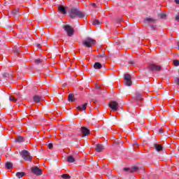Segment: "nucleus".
<instances>
[{"instance_id": "f257e3e1", "label": "nucleus", "mask_w": 179, "mask_h": 179, "mask_svg": "<svg viewBox=\"0 0 179 179\" xmlns=\"http://www.w3.org/2000/svg\"><path fill=\"white\" fill-rule=\"evenodd\" d=\"M69 16L71 19H75V17H80V19H83V17H86V14L83 13V11L80 10V9L78 8H72L69 11Z\"/></svg>"}, {"instance_id": "f03ea898", "label": "nucleus", "mask_w": 179, "mask_h": 179, "mask_svg": "<svg viewBox=\"0 0 179 179\" xmlns=\"http://www.w3.org/2000/svg\"><path fill=\"white\" fill-rule=\"evenodd\" d=\"M63 29L69 37H72V36L75 34V30L73 29V27L69 24L63 25Z\"/></svg>"}, {"instance_id": "7ed1b4c3", "label": "nucleus", "mask_w": 179, "mask_h": 179, "mask_svg": "<svg viewBox=\"0 0 179 179\" xmlns=\"http://www.w3.org/2000/svg\"><path fill=\"white\" fill-rule=\"evenodd\" d=\"M20 155L21 157H22L26 162H31V159H33V157L30 155V152L25 150H22L20 152Z\"/></svg>"}, {"instance_id": "20e7f679", "label": "nucleus", "mask_w": 179, "mask_h": 179, "mask_svg": "<svg viewBox=\"0 0 179 179\" xmlns=\"http://www.w3.org/2000/svg\"><path fill=\"white\" fill-rule=\"evenodd\" d=\"M148 71L150 72H160L163 68L160 65H157L155 64H151L148 67Z\"/></svg>"}, {"instance_id": "39448f33", "label": "nucleus", "mask_w": 179, "mask_h": 179, "mask_svg": "<svg viewBox=\"0 0 179 179\" xmlns=\"http://www.w3.org/2000/svg\"><path fill=\"white\" fill-rule=\"evenodd\" d=\"M96 43V41L94 40L92 38H87V39L84 40L83 41V45L85 47H87V48H90L93 44Z\"/></svg>"}, {"instance_id": "423d86ee", "label": "nucleus", "mask_w": 179, "mask_h": 179, "mask_svg": "<svg viewBox=\"0 0 179 179\" xmlns=\"http://www.w3.org/2000/svg\"><path fill=\"white\" fill-rule=\"evenodd\" d=\"M31 172L35 176H43V169L37 166L31 168Z\"/></svg>"}, {"instance_id": "0eeeda50", "label": "nucleus", "mask_w": 179, "mask_h": 179, "mask_svg": "<svg viewBox=\"0 0 179 179\" xmlns=\"http://www.w3.org/2000/svg\"><path fill=\"white\" fill-rule=\"evenodd\" d=\"M124 85H126V86H131V85H132V78L131 77V74H124Z\"/></svg>"}, {"instance_id": "6e6552de", "label": "nucleus", "mask_w": 179, "mask_h": 179, "mask_svg": "<svg viewBox=\"0 0 179 179\" xmlns=\"http://www.w3.org/2000/svg\"><path fill=\"white\" fill-rule=\"evenodd\" d=\"M10 78H12V74H9L8 73H3L2 76L0 77L1 82H5L8 80Z\"/></svg>"}, {"instance_id": "1a4fd4ad", "label": "nucleus", "mask_w": 179, "mask_h": 179, "mask_svg": "<svg viewBox=\"0 0 179 179\" xmlns=\"http://www.w3.org/2000/svg\"><path fill=\"white\" fill-rule=\"evenodd\" d=\"M109 107L112 108L113 111H117L118 110V103L115 101H110Z\"/></svg>"}, {"instance_id": "9d476101", "label": "nucleus", "mask_w": 179, "mask_h": 179, "mask_svg": "<svg viewBox=\"0 0 179 179\" xmlns=\"http://www.w3.org/2000/svg\"><path fill=\"white\" fill-rule=\"evenodd\" d=\"M80 131L83 134V136H87V135H90V130H89L87 128L83 127L80 128Z\"/></svg>"}, {"instance_id": "9b49d317", "label": "nucleus", "mask_w": 179, "mask_h": 179, "mask_svg": "<svg viewBox=\"0 0 179 179\" xmlns=\"http://www.w3.org/2000/svg\"><path fill=\"white\" fill-rule=\"evenodd\" d=\"M133 99L134 100H136V101H141V100H143L141 93H136L135 95H134Z\"/></svg>"}, {"instance_id": "f8f14e48", "label": "nucleus", "mask_w": 179, "mask_h": 179, "mask_svg": "<svg viewBox=\"0 0 179 179\" xmlns=\"http://www.w3.org/2000/svg\"><path fill=\"white\" fill-rule=\"evenodd\" d=\"M58 10L62 15H66V8L64 6H58Z\"/></svg>"}, {"instance_id": "ddd939ff", "label": "nucleus", "mask_w": 179, "mask_h": 179, "mask_svg": "<svg viewBox=\"0 0 179 179\" xmlns=\"http://www.w3.org/2000/svg\"><path fill=\"white\" fill-rule=\"evenodd\" d=\"M103 149H104V146L101 144H96L95 146L96 152H103Z\"/></svg>"}, {"instance_id": "4468645a", "label": "nucleus", "mask_w": 179, "mask_h": 179, "mask_svg": "<svg viewBox=\"0 0 179 179\" xmlns=\"http://www.w3.org/2000/svg\"><path fill=\"white\" fill-rule=\"evenodd\" d=\"M87 107V103H85L83 106H78L77 110H79L80 111H84V113H86Z\"/></svg>"}, {"instance_id": "2eb2a0df", "label": "nucleus", "mask_w": 179, "mask_h": 179, "mask_svg": "<svg viewBox=\"0 0 179 179\" xmlns=\"http://www.w3.org/2000/svg\"><path fill=\"white\" fill-rule=\"evenodd\" d=\"M145 23H156V19L152 17H146L144 20Z\"/></svg>"}, {"instance_id": "dca6fc26", "label": "nucleus", "mask_w": 179, "mask_h": 179, "mask_svg": "<svg viewBox=\"0 0 179 179\" xmlns=\"http://www.w3.org/2000/svg\"><path fill=\"white\" fill-rule=\"evenodd\" d=\"M154 148L157 152H163V146L157 143L154 144Z\"/></svg>"}, {"instance_id": "f3484780", "label": "nucleus", "mask_w": 179, "mask_h": 179, "mask_svg": "<svg viewBox=\"0 0 179 179\" xmlns=\"http://www.w3.org/2000/svg\"><path fill=\"white\" fill-rule=\"evenodd\" d=\"M43 100V96H40L38 95L34 96V103H40Z\"/></svg>"}, {"instance_id": "a211bd4d", "label": "nucleus", "mask_w": 179, "mask_h": 179, "mask_svg": "<svg viewBox=\"0 0 179 179\" xmlns=\"http://www.w3.org/2000/svg\"><path fill=\"white\" fill-rule=\"evenodd\" d=\"M94 69H101L103 68V65L100 64V62H95L94 64Z\"/></svg>"}, {"instance_id": "6ab92c4d", "label": "nucleus", "mask_w": 179, "mask_h": 179, "mask_svg": "<svg viewBox=\"0 0 179 179\" xmlns=\"http://www.w3.org/2000/svg\"><path fill=\"white\" fill-rule=\"evenodd\" d=\"M6 169H7L8 170H10V169H13V164H12V162H6Z\"/></svg>"}, {"instance_id": "aec40b11", "label": "nucleus", "mask_w": 179, "mask_h": 179, "mask_svg": "<svg viewBox=\"0 0 179 179\" xmlns=\"http://www.w3.org/2000/svg\"><path fill=\"white\" fill-rule=\"evenodd\" d=\"M16 177H17V178H22V177H24V176H26V173L24 172H17L16 173Z\"/></svg>"}, {"instance_id": "412c9836", "label": "nucleus", "mask_w": 179, "mask_h": 179, "mask_svg": "<svg viewBox=\"0 0 179 179\" xmlns=\"http://www.w3.org/2000/svg\"><path fill=\"white\" fill-rule=\"evenodd\" d=\"M138 170H139L138 166H133V167L130 168V173H136V171H138Z\"/></svg>"}, {"instance_id": "4be33fe9", "label": "nucleus", "mask_w": 179, "mask_h": 179, "mask_svg": "<svg viewBox=\"0 0 179 179\" xmlns=\"http://www.w3.org/2000/svg\"><path fill=\"white\" fill-rule=\"evenodd\" d=\"M15 142H17L18 143H22L24 142V138L22 136H19L15 139Z\"/></svg>"}, {"instance_id": "5701e85b", "label": "nucleus", "mask_w": 179, "mask_h": 179, "mask_svg": "<svg viewBox=\"0 0 179 179\" xmlns=\"http://www.w3.org/2000/svg\"><path fill=\"white\" fill-rule=\"evenodd\" d=\"M69 101H75V95L73 94H69Z\"/></svg>"}, {"instance_id": "b1692460", "label": "nucleus", "mask_w": 179, "mask_h": 179, "mask_svg": "<svg viewBox=\"0 0 179 179\" xmlns=\"http://www.w3.org/2000/svg\"><path fill=\"white\" fill-rule=\"evenodd\" d=\"M67 162H69V163H74L75 158L73 156H69L67 157Z\"/></svg>"}, {"instance_id": "393cba45", "label": "nucleus", "mask_w": 179, "mask_h": 179, "mask_svg": "<svg viewBox=\"0 0 179 179\" xmlns=\"http://www.w3.org/2000/svg\"><path fill=\"white\" fill-rule=\"evenodd\" d=\"M34 62H35L36 65H40V64H43V62H44V61L41 59H36Z\"/></svg>"}, {"instance_id": "a878e982", "label": "nucleus", "mask_w": 179, "mask_h": 179, "mask_svg": "<svg viewBox=\"0 0 179 179\" xmlns=\"http://www.w3.org/2000/svg\"><path fill=\"white\" fill-rule=\"evenodd\" d=\"M92 24H94V26H98V27H99L100 21H99V20H94L92 22Z\"/></svg>"}, {"instance_id": "bb28decb", "label": "nucleus", "mask_w": 179, "mask_h": 179, "mask_svg": "<svg viewBox=\"0 0 179 179\" xmlns=\"http://www.w3.org/2000/svg\"><path fill=\"white\" fill-rule=\"evenodd\" d=\"M62 178H63L64 179H69L71 178V176L68 174H63L62 175Z\"/></svg>"}, {"instance_id": "cd10ccee", "label": "nucleus", "mask_w": 179, "mask_h": 179, "mask_svg": "<svg viewBox=\"0 0 179 179\" xmlns=\"http://www.w3.org/2000/svg\"><path fill=\"white\" fill-rule=\"evenodd\" d=\"M12 13H13V15H19V10L18 9L13 10L12 11Z\"/></svg>"}, {"instance_id": "c85d7f7f", "label": "nucleus", "mask_w": 179, "mask_h": 179, "mask_svg": "<svg viewBox=\"0 0 179 179\" xmlns=\"http://www.w3.org/2000/svg\"><path fill=\"white\" fill-rule=\"evenodd\" d=\"M14 52H15V54H19L20 52V48L19 47H16L14 49Z\"/></svg>"}, {"instance_id": "c756f323", "label": "nucleus", "mask_w": 179, "mask_h": 179, "mask_svg": "<svg viewBox=\"0 0 179 179\" xmlns=\"http://www.w3.org/2000/svg\"><path fill=\"white\" fill-rule=\"evenodd\" d=\"M123 171L131 173V168H123Z\"/></svg>"}, {"instance_id": "7c9ffc66", "label": "nucleus", "mask_w": 179, "mask_h": 179, "mask_svg": "<svg viewBox=\"0 0 179 179\" xmlns=\"http://www.w3.org/2000/svg\"><path fill=\"white\" fill-rule=\"evenodd\" d=\"M166 14H164V13H160L159 15V17L160 18V19H164V17H166Z\"/></svg>"}, {"instance_id": "2f4dec72", "label": "nucleus", "mask_w": 179, "mask_h": 179, "mask_svg": "<svg viewBox=\"0 0 179 179\" xmlns=\"http://www.w3.org/2000/svg\"><path fill=\"white\" fill-rule=\"evenodd\" d=\"M9 101H17V99H16L15 98V96H10V97H9Z\"/></svg>"}, {"instance_id": "473e14b6", "label": "nucleus", "mask_w": 179, "mask_h": 179, "mask_svg": "<svg viewBox=\"0 0 179 179\" xmlns=\"http://www.w3.org/2000/svg\"><path fill=\"white\" fill-rule=\"evenodd\" d=\"M173 64H174L175 66H178L179 61L178 60H173Z\"/></svg>"}, {"instance_id": "72a5a7b5", "label": "nucleus", "mask_w": 179, "mask_h": 179, "mask_svg": "<svg viewBox=\"0 0 179 179\" xmlns=\"http://www.w3.org/2000/svg\"><path fill=\"white\" fill-rule=\"evenodd\" d=\"M175 83L179 86V78H175Z\"/></svg>"}, {"instance_id": "f704fd0d", "label": "nucleus", "mask_w": 179, "mask_h": 179, "mask_svg": "<svg viewBox=\"0 0 179 179\" xmlns=\"http://www.w3.org/2000/svg\"><path fill=\"white\" fill-rule=\"evenodd\" d=\"M53 147H54V145H52V143L48 144V149H52Z\"/></svg>"}, {"instance_id": "c9c22d12", "label": "nucleus", "mask_w": 179, "mask_h": 179, "mask_svg": "<svg viewBox=\"0 0 179 179\" xmlns=\"http://www.w3.org/2000/svg\"><path fill=\"white\" fill-rule=\"evenodd\" d=\"M104 55H106V54L104 52H103L102 54H99L98 55V58H103V57H104Z\"/></svg>"}, {"instance_id": "e433bc0d", "label": "nucleus", "mask_w": 179, "mask_h": 179, "mask_svg": "<svg viewBox=\"0 0 179 179\" xmlns=\"http://www.w3.org/2000/svg\"><path fill=\"white\" fill-rule=\"evenodd\" d=\"M175 20H176V22H179V14L178 15H176Z\"/></svg>"}, {"instance_id": "4c0bfd02", "label": "nucleus", "mask_w": 179, "mask_h": 179, "mask_svg": "<svg viewBox=\"0 0 179 179\" xmlns=\"http://www.w3.org/2000/svg\"><path fill=\"white\" fill-rule=\"evenodd\" d=\"M159 134H164V131H163V129H159L158 130Z\"/></svg>"}, {"instance_id": "58836bf2", "label": "nucleus", "mask_w": 179, "mask_h": 179, "mask_svg": "<svg viewBox=\"0 0 179 179\" xmlns=\"http://www.w3.org/2000/svg\"><path fill=\"white\" fill-rule=\"evenodd\" d=\"M129 62L130 65H134V64H135L134 62V61H132V60H130Z\"/></svg>"}, {"instance_id": "ea45409f", "label": "nucleus", "mask_w": 179, "mask_h": 179, "mask_svg": "<svg viewBox=\"0 0 179 179\" xmlns=\"http://www.w3.org/2000/svg\"><path fill=\"white\" fill-rule=\"evenodd\" d=\"M91 5H92V8H96V3H92Z\"/></svg>"}, {"instance_id": "a19ab883", "label": "nucleus", "mask_w": 179, "mask_h": 179, "mask_svg": "<svg viewBox=\"0 0 179 179\" xmlns=\"http://www.w3.org/2000/svg\"><path fill=\"white\" fill-rule=\"evenodd\" d=\"M150 27H151V29H152V30H156V27H155V26H151Z\"/></svg>"}, {"instance_id": "79ce46f5", "label": "nucleus", "mask_w": 179, "mask_h": 179, "mask_svg": "<svg viewBox=\"0 0 179 179\" xmlns=\"http://www.w3.org/2000/svg\"><path fill=\"white\" fill-rule=\"evenodd\" d=\"M36 45L37 48H40V46H41L40 43H36Z\"/></svg>"}, {"instance_id": "37998d69", "label": "nucleus", "mask_w": 179, "mask_h": 179, "mask_svg": "<svg viewBox=\"0 0 179 179\" xmlns=\"http://www.w3.org/2000/svg\"><path fill=\"white\" fill-rule=\"evenodd\" d=\"M176 3H177L178 5H179V0H175Z\"/></svg>"}, {"instance_id": "c03bdc74", "label": "nucleus", "mask_w": 179, "mask_h": 179, "mask_svg": "<svg viewBox=\"0 0 179 179\" xmlns=\"http://www.w3.org/2000/svg\"><path fill=\"white\" fill-rule=\"evenodd\" d=\"M66 87V83L62 85V87Z\"/></svg>"}, {"instance_id": "a18cd8bd", "label": "nucleus", "mask_w": 179, "mask_h": 179, "mask_svg": "<svg viewBox=\"0 0 179 179\" xmlns=\"http://www.w3.org/2000/svg\"><path fill=\"white\" fill-rule=\"evenodd\" d=\"M122 20L121 19V18H120L119 20H118V22H121Z\"/></svg>"}, {"instance_id": "49530a36", "label": "nucleus", "mask_w": 179, "mask_h": 179, "mask_svg": "<svg viewBox=\"0 0 179 179\" xmlns=\"http://www.w3.org/2000/svg\"><path fill=\"white\" fill-rule=\"evenodd\" d=\"M3 92L1 91V92H0V95H1V94H3Z\"/></svg>"}, {"instance_id": "de8ad7c7", "label": "nucleus", "mask_w": 179, "mask_h": 179, "mask_svg": "<svg viewBox=\"0 0 179 179\" xmlns=\"http://www.w3.org/2000/svg\"><path fill=\"white\" fill-rule=\"evenodd\" d=\"M120 143H122V141H120Z\"/></svg>"}, {"instance_id": "09e8293b", "label": "nucleus", "mask_w": 179, "mask_h": 179, "mask_svg": "<svg viewBox=\"0 0 179 179\" xmlns=\"http://www.w3.org/2000/svg\"><path fill=\"white\" fill-rule=\"evenodd\" d=\"M0 162H1V159H0Z\"/></svg>"}]
</instances>
